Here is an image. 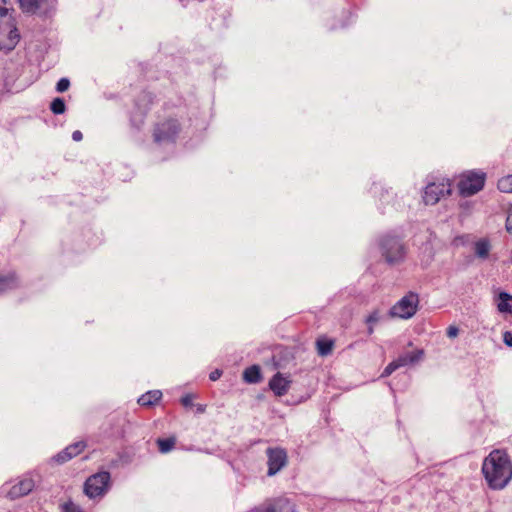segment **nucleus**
Instances as JSON below:
<instances>
[{"mask_svg":"<svg viewBox=\"0 0 512 512\" xmlns=\"http://www.w3.org/2000/svg\"><path fill=\"white\" fill-rule=\"evenodd\" d=\"M482 473L493 490L504 489L512 479V462L504 450L495 449L482 464Z\"/></svg>","mask_w":512,"mask_h":512,"instance_id":"nucleus-1","label":"nucleus"},{"mask_svg":"<svg viewBox=\"0 0 512 512\" xmlns=\"http://www.w3.org/2000/svg\"><path fill=\"white\" fill-rule=\"evenodd\" d=\"M5 0H0V50L12 51L20 40L16 22L10 10L3 6Z\"/></svg>","mask_w":512,"mask_h":512,"instance_id":"nucleus-2","label":"nucleus"},{"mask_svg":"<svg viewBox=\"0 0 512 512\" xmlns=\"http://www.w3.org/2000/svg\"><path fill=\"white\" fill-rule=\"evenodd\" d=\"M111 487V476L108 471H100L87 478L84 493L90 499H101Z\"/></svg>","mask_w":512,"mask_h":512,"instance_id":"nucleus-3","label":"nucleus"},{"mask_svg":"<svg viewBox=\"0 0 512 512\" xmlns=\"http://www.w3.org/2000/svg\"><path fill=\"white\" fill-rule=\"evenodd\" d=\"M182 130L181 124L175 118L158 122L153 131L154 141L158 144L174 143Z\"/></svg>","mask_w":512,"mask_h":512,"instance_id":"nucleus-4","label":"nucleus"},{"mask_svg":"<svg viewBox=\"0 0 512 512\" xmlns=\"http://www.w3.org/2000/svg\"><path fill=\"white\" fill-rule=\"evenodd\" d=\"M418 305V294L409 292L391 307L389 314L394 318L409 319L417 312Z\"/></svg>","mask_w":512,"mask_h":512,"instance_id":"nucleus-5","label":"nucleus"},{"mask_svg":"<svg viewBox=\"0 0 512 512\" xmlns=\"http://www.w3.org/2000/svg\"><path fill=\"white\" fill-rule=\"evenodd\" d=\"M486 174L481 171H469L462 174L459 182L458 189L463 196H472L483 189L485 184Z\"/></svg>","mask_w":512,"mask_h":512,"instance_id":"nucleus-6","label":"nucleus"},{"mask_svg":"<svg viewBox=\"0 0 512 512\" xmlns=\"http://www.w3.org/2000/svg\"><path fill=\"white\" fill-rule=\"evenodd\" d=\"M21 10L26 14L49 17L57 7V0H18Z\"/></svg>","mask_w":512,"mask_h":512,"instance_id":"nucleus-7","label":"nucleus"},{"mask_svg":"<svg viewBox=\"0 0 512 512\" xmlns=\"http://www.w3.org/2000/svg\"><path fill=\"white\" fill-rule=\"evenodd\" d=\"M382 255L389 264L399 263L404 259L405 249L399 239L385 236L380 242Z\"/></svg>","mask_w":512,"mask_h":512,"instance_id":"nucleus-8","label":"nucleus"},{"mask_svg":"<svg viewBox=\"0 0 512 512\" xmlns=\"http://www.w3.org/2000/svg\"><path fill=\"white\" fill-rule=\"evenodd\" d=\"M451 193L448 183H430L426 186L423 194V201L426 205H435L439 200Z\"/></svg>","mask_w":512,"mask_h":512,"instance_id":"nucleus-9","label":"nucleus"},{"mask_svg":"<svg viewBox=\"0 0 512 512\" xmlns=\"http://www.w3.org/2000/svg\"><path fill=\"white\" fill-rule=\"evenodd\" d=\"M266 454L268 457V475L273 476L286 465L287 454L281 448H268Z\"/></svg>","mask_w":512,"mask_h":512,"instance_id":"nucleus-10","label":"nucleus"},{"mask_svg":"<svg viewBox=\"0 0 512 512\" xmlns=\"http://www.w3.org/2000/svg\"><path fill=\"white\" fill-rule=\"evenodd\" d=\"M153 102V95L150 92H142L136 103V111L131 116V122L134 126L139 127L143 123V118L149 110V106Z\"/></svg>","mask_w":512,"mask_h":512,"instance_id":"nucleus-11","label":"nucleus"},{"mask_svg":"<svg viewBox=\"0 0 512 512\" xmlns=\"http://www.w3.org/2000/svg\"><path fill=\"white\" fill-rule=\"evenodd\" d=\"M85 447L86 443L84 441H78L67 446L63 451L59 452L56 456H54L53 459L57 463H64L80 454Z\"/></svg>","mask_w":512,"mask_h":512,"instance_id":"nucleus-12","label":"nucleus"},{"mask_svg":"<svg viewBox=\"0 0 512 512\" xmlns=\"http://www.w3.org/2000/svg\"><path fill=\"white\" fill-rule=\"evenodd\" d=\"M290 383L291 381L288 377H284L281 373H277L269 381V387L277 396H283L287 393Z\"/></svg>","mask_w":512,"mask_h":512,"instance_id":"nucleus-13","label":"nucleus"},{"mask_svg":"<svg viewBox=\"0 0 512 512\" xmlns=\"http://www.w3.org/2000/svg\"><path fill=\"white\" fill-rule=\"evenodd\" d=\"M35 484L31 478H23L17 484L13 485L9 491L11 498H19L30 493Z\"/></svg>","mask_w":512,"mask_h":512,"instance_id":"nucleus-14","label":"nucleus"},{"mask_svg":"<svg viewBox=\"0 0 512 512\" xmlns=\"http://www.w3.org/2000/svg\"><path fill=\"white\" fill-rule=\"evenodd\" d=\"M423 357V351L422 350H416L414 352H409L400 355L395 361L399 368L415 364L419 362Z\"/></svg>","mask_w":512,"mask_h":512,"instance_id":"nucleus-15","label":"nucleus"},{"mask_svg":"<svg viewBox=\"0 0 512 512\" xmlns=\"http://www.w3.org/2000/svg\"><path fill=\"white\" fill-rule=\"evenodd\" d=\"M162 397V392L160 390H151L141 395L138 398V403L141 406H152L157 403Z\"/></svg>","mask_w":512,"mask_h":512,"instance_id":"nucleus-16","label":"nucleus"},{"mask_svg":"<svg viewBox=\"0 0 512 512\" xmlns=\"http://www.w3.org/2000/svg\"><path fill=\"white\" fill-rule=\"evenodd\" d=\"M497 308L501 313L512 314V295L500 292L498 295Z\"/></svg>","mask_w":512,"mask_h":512,"instance_id":"nucleus-17","label":"nucleus"},{"mask_svg":"<svg viewBox=\"0 0 512 512\" xmlns=\"http://www.w3.org/2000/svg\"><path fill=\"white\" fill-rule=\"evenodd\" d=\"M491 245L489 240L480 239L475 242L474 251L475 255L480 259H487L490 253Z\"/></svg>","mask_w":512,"mask_h":512,"instance_id":"nucleus-18","label":"nucleus"},{"mask_svg":"<svg viewBox=\"0 0 512 512\" xmlns=\"http://www.w3.org/2000/svg\"><path fill=\"white\" fill-rule=\"evenodd\" d=\"M261 371L258 365H252L245 369L243 379L247 383H258L261 380Z\"/></svg>","mask_w":512,"mask_h":512,"instance_id":"nucleus-19","label":"nucleus"},{"mask_svg":"<svg viewBox=\"0 0 512 512\" xmlns=\"http://www.w3.org/2000/svg\"><path fill=\"white\" fill-rule=\"evenodd\" d=\"M16 286V277L14 273L6 275L0 274V292L6 291Z\"/></svg>","mask_w":512,"mask_h":512,"instance_id":"nucleus-20","label":"nucleus"},{"mask_svg":"<svg viewBox=\"0 0 512 512\" xmlns=\"http://www.w3.org/2000/svg\"><path fill=\"white\" fill-rule=\"evenodd\" d=\"M333 341L327 339H319L316 342L317 352L320 356H327L332 352Z\"/></svg>","mask_w":512,"mask_h":512,"instance_id":"nucleus-21","label":"nucleus"},{"mask_svg":"<svg viewBox=\"0 0 512 512\" xmlns=\"http://www.w3.org/2000/svg\"><path fill=\"white\" fill-rule=\"evenodd\" d=\"M175 442L174 437L159 438L157 439L158 449L163 454L168 453L173 449Z\"/></svg>","mask_w":512,"mask_h":512,"instance_id":"nucleus-22","label":"nucleus"},{"mask_svg":"<svg viewBox=\"0 0 512 512\" xmlns=\"http://www.w3.org/2000/svg\"><path fill=\"white\" fill-rule=\"evenodd\" d=\"M498 189L504 193H512V175L505 176L498 181Z\"/></svg>","mask_w":512,"mask_h":512,"instance_id":"nucleus-23","label":"nucleus"},{"mask_svg":"<svg viewBox=\"0 0 512 512\" xmlns=\"http://www.w3.org/2000/svg\"><path fill=\"white\" fill-rule=\"evenodd\" d=\"M50 109L54 114H63L66 109L64 100L62 98H55L51 102Z\"/></svg>","mask_w":512,"mask_h":512,"instance_id":"nucleus-24","label":"nucleus"},{"mask_svg":"<svg viewBox=\"0 0 512 512\" xmlns=\"http://www.w3.org/2000/svg\"><path fill=\"white\" fill-rule=\"evenodd\" d=\"M381 320V313L379 310L372 311L366 318L365 322L366 324H372L375 325Z\"/></svg>","mask_w":512,"mask_h":512,"instance_id":"nucleus-25","label":"nucleus"},{"mask_svg":"<svg viewBox=\"0 0 512 512\" xmlns=\"http://www.w3.org/2000/svg\"><path fill=\"white\" fill-rule=\"evenodd\" d=\"M70 81L67 78H61L56 84V90L59 93H63L68 90Z\"/></svg>","mask_w":512,"mask_h":512,"instance_id":"nucleus-26","label":"nucleus"},{"mask_svg":"<svg viewBox=\"0 0 512 512\" xmlns=\"http://www.w3.org/2000/svg\"><path fill=\"white\" fill-rule=\"evenodd\" d=\"M397 369H399V366L397 365L396 361L394 360L385 367L384 371L381 374V377H387V376L391 375Z\"/></svg>","mask_w":512,"mask_h":512,"instance_id":"nucleus-27","label":"nucleus"},{"mask_svg":"<svg viewBox=\"0 0 512 512\" xmlns=\"http://www.w3.org/2000/svg\"><path fill=\"white\" fill-rule=\"evenodd\" d=\"M65 512H82L81 508L73 502H68L63 506Z\"/></svg>","mask_w":512,"mask_h":512,"instance_id":"nucleus-28","label":"nucleus"},{"mask_svg":"<svg viewBox=\"0 0 512 512\" xmlns=\"http://www.w3.org/2000/svg\"><path fill=\"white\" fill-rule=\"evenodd\" d=\"M458 333H459V329H458L456 326L451 325V326H449V327L447 328V336H448L449 338H455V337H457V336H458Z\"/></svg>","mask_w":512,"mask_h":512,"instance_id":"nucleus-29","label":"nucleus"},{"mask_svg":"<svg viewBox=\"0 0 512 512\" xmlns=\"http://www.w3.org/2000/svg\"><path fill=\"white\" fill-rule=\"evenodd\" d=\"M503 341L507 346L512 347V332L506 331L503 334Z\"/></svg>","mask_w":512,"mask_h":512,"instance_id":"nucleus-30","label":"nucleus"},{"mask_svg":"<svg viewBox=\"0 0 512 512\" xmlns=\"http://www.w3.org/2000/svg\"><path fill=\"white\" fill-rule=\"evenodd\" d=\"M507 232L512 233V213H508L505 222Z\"/></svg>","mask_w":512,"mask_h":512,"instance_id":"nucleus-31","label":"nucleus"},{"mask_svg":"<svg viewBox=\"0 0 512 512\" xmlns=\"http://www.w3.org/2000/svg\"><path fill=\"white\" fill-rule=\"evenodd\" d=\"M181 402H182L183 406H185V407L192 405V395L191 394L185 395L184 397H182Z\"/></svg>","mask_w":512,"mask_h":512,"instance_id":"nucleus-32","label":"nucleus"},{"mask_svg":"<svg viewBox=\"0 0 512 512\" xmlns=\"http://www.w3.org/2000/svg\"><path fill=\"white\" fill-rule=\"evenodd\" d=\"M221 375H222V371L217 369L210 373L209 378L211 381H216L221 377Z\"/></svg>","mask_w":512,"mask_h":512,"instance_id":"nucleus-33","label":"nucleus"},{"mask_svg":"<svg viewBox=\"0 0 512 512\" xmlns=\"http://www.w3.org/2000/svg\"><path fill=\"white\" fill-rule=\"evenodd\" d=\"M82 137H83V135H82L81 131H79V130H76L72 133V139L74 141H80V140H82Z\"/></svg>","mask_w":512,"mask_h":512,"instance_id":"nucleus-34","label":"nucleus"},{"mask_svg":"<svg viewBox=\"0 0 512 512\" xmlns=\"http://www.w3.org/2000/svg\"><path fill=\"white\" fill-rule=\"evenodd\" d=\"M367 325H368L367 332L369 335H372L374 333V325H372V324H367Z\"/></svg>","mask_w":512,"mask_h":512,"instance_id":"nucleus-35","label":"nucleus"},{"mask_svg":"<svg viewBox=\"0 0 512 512\" xmlns=\"http://www.w3.org/2000/svg\"><path fill=\"white\" fill-rule=\"evenodd\" d=\"M179 1L182 3V5L184 7H186L189 4V2H190V0H179Z\"/></svg>","mask_w":512,"mask_h":512,"instance_id":"nucleus-36","label":"nucleus"}]
</instances>
